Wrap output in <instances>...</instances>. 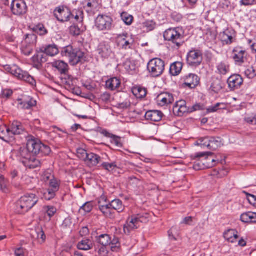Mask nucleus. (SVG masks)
<instances>
[{"mask_svg": "<svg viewBox=\"0 0 256 256\" xmlns=\"http://www.w3.org/2000/svg\"><path fill=\"white\" fill-rule=\"evenodd\" d=\"M102 166L106 170L111 172L117 168V165L116 162L112 163L103 162L102 164Z\"/></svg>", "mask_w": 256, "mask_h": 256, "instance_id": "obj_54", "label": "nucleus"}, {"mask_svg": "<svg viewBox=\"0 0 256 256\" xmlns=\"http://www.w3.org/2000/svg\"><path fill=\"white\" fill-rule=\"evenodd\" d=\"M183 67V64L180 62H176L170 65V74L173 76L178 75L181 72Z\"/></svg>", "mask_w": 256, "mask_h": 256, "instance_id": "obj_36", "label": "nucleus"}, {"mask_svg": "<svg viewBox=\"0 0 256 256\" xmlns=\"http://www.w3.org/2000/svg\"><path fill=\"white\" fill-rule=\"evenodd\" d=\"M74 18L76 22H81L84 19V12L82 10H76L72 12L71 19Z\"/></svg>", "mask_w": 256, "mask_h": 256, "instance_id": "obj_46", "label": "nucleus"}, {"mask_svg": "<svg viewBox=\"0 0 256 256\" xmlns=\"http://www.w3.org/2000/svg\"><path fill=\"white\" fill-rule=\"evenodd\" d=\"M93 244L92 242L88 238H84L77 244L78 250H88L92 248Z\"/></svg>", "mask_w": 256, "mask_h": 256, "instance_id": "obj_33", "label": "nucleus"}, {"mask_svg": "<svg viewBox=\"0 0 256 256\" xmlns=\"http://www.w3.org/2000/svg\"><path fill=\"white\" fill-rule=\"evenodd\" d=\"M112 18L106 15H99L96 20V26L100 30H109L112 27Z\"/></svg>", "mask_w": 256, "mask_h": 256, "instance_id": "obj_11", "label": "nucleus"}, {"mask_svg": "<svg viewBox=\"0 0 256 256\" xmlns=\"http://www.w3.org/2000/svg\"><path fill=\"white\" fill-rule=\"evenodd\" d=\"M132 94L138 98H143L146 96V90L145 88L135 86L132 89Z\"/></svg>", "mask_w": 256, "mask_h": 256, "instance_id": "obj_40", "label": "nucleus"}, {"mask_svg": "<svg viewBox=\"0 0 256 256\" xmlns=\"http://www.w3.org/2000/svg\"><path fill=\"white\" fill-rule=\"evenodd\" d=\"M82 4L84 8H88L86 10L88 12L96 7V2L95 0H85L82 2Z\"/></svg>", "mask_w": 256, "mask_h": 256, "instance_id": "obj_51", "label": "nucleus"}, {"mask_svg": "<svg viewBox=\"0 0 256 256\" xmlns=\"http://www.w3.org/2000/svg\"><path fill=\"white\" fill-rule=\"evenodd\" d=\"M101 160L102 158L98 155L90 152L88 154L84 162L89 167H92L96 166Z\"/></svg>", "mask_w": 256, "mask_h": 256, "instance_id": "obj_24", "label": "nucleus"}, {"mask_svg": "<svg viewBox=\"0 0 256 256\" xmlns=\"http://www.w3.org/2000/svg\"><path fill=\"white\" fill-rule=\"evenodd\" d=\"M37 42V36L33 34H28L25 35L22 44L34 46Z\"/></svg>", "mask_w": 256, "mask_h": 256, "instance_id": "obj_37", "label": "nucleus"}, {"mask_svg": "<svg viewBox=\"0 0 256 256\" xmlns=\"http://www.w3.org/2000/svg\"><path fill=\"white\" fill-rule=\"evenodd\" d=\"M118 45L122 49L126 50L132 49L134 43V40L131 36L127 33H122L117 37Z\"/></svg>", "mask_w": 256, "mask_h": 256, "instance_id": "obj_13", "label": "nucleus"}, {"mask_svg": "<svg viewBox=\"0 0 256 256\" xmlns=\"http://www.w3.org/2000/svg\"><path fill=\"white\" fill-rule=\"evenodd\" d=\"M0 138L6 142L12 140L9 128L6 126H0Z\"/></svg>", "mask_w": 256, "mask_h": 256, "instance_id": "obj_34", "label": "nucleus"}, {"mask_svg": "<svg viewBox=\"0 0 256 256\" xmlns=\"http://www.w3.org/2000/svg\"><path fill=\"white\" fill-rule=\"evenodd\" d=\"M16 156L20 161L24 164V162L26 160H28L32 156V154L26 146V147L20 148Z\"/></svg>", "mask_w": 256, "mask_h": 256, "instance_id": "obj_27", "label": "nucleus"}, {"mask_svg": "<svg viewBox=\"0 0 256 256\" xmlns=\"http://www.w3.org/2000/svg\"><path fill=\"white\" fill-rule=\"evenodd\" d=\"M9 128L12 139L14 135L21 134L24 130V128L22 124L18 121L14 122Z\"/></svg>", "mask_w": 256, "mask_h": 256, "instance_id": "obj_26", "label": "nucleus"}, {"mask_svg": "<svg viewBox=\"0 0 256 256\" xmlns=\"http://www.w3.org/2000/svg\"><path fill=\"white\" fill-rule=\"evenodd\" d=\"M120 81L117 78H112L106 82V88L111 90H114L120 87Z\"/></svg>", "mask_w": 256, "mask_h": 256, "instance_id": "obj_35", "label": "nucleus"}, {"mask_svg": "<svg viewBox=\"0 0 256 256\" xmlns=\"http://www.w3.org/2000/svg\"><path fill=\"white\" fill-rule=\"evenodd\" d=\"M38 198L36 194H30L22 196L16 204V210L20 214H23L30 210L38 202Z\"/></svg>", "mask_w": 256, "mask_h": 256, "instance_id": "obj_3", "label": "nucleus"}, {"mask_svg": "<svg viewBox=\"0 0 256 256\" xmlns=\"http://www.w3.org/2000/svg\"><path fill=\"white\" fill-rule=\"evenodd\" d=\"M95 250L98 253L100 256H107L108 246H104L102 245L94 244Z\"/></svg>", "mask_w": 256, "mask_h": 256, "instance_id": "obj_42", "label": "nucleus"}, {"mask_svg": "<svg viewBox=\"0 0 256 256\" xmlns=\"http://www.w3.org/2000/svg\"><path fill=\"white\" fill-rule=\"evenodd\" d=\"M11 10L14 15H24L27 12V6L24 0H14L12 3Z\"/></svg>", "mask_w": 256, "mask_h": 256, "instance_id": "obj_16", "label": "nucleus"}, {"mask_svg": "<svg viewBox=\"0 0 256 256\" xmlns=\"http://www.w3.org/2000/svg\"><path fill=\"white\" fill-rule=\"evenodd\" d=\"M218 70L220 74L225 75L230 72V66L225 62H221L217 66Z\"/></svg>", "mask_w": 256, "mask_h": 256, "instance_id": "obj_47", "label": "nucleus"}, {"mask_svg": "<svg viewBox=\"0 0 256 256\" xmlns=\"http://www.w3.org/2000/svg\"><path fill=\"white\" fill-rule=\"evenodd\" d=\"M60 186V182L55 178H52L49 182L47 192L44 194L45 198L48 200L53 198L56 196V193L59 190Z\"/></svg>", "mask_w": 256, "mask_h": 256, "instance_id": "obj_15", "label": "nucleus"}, {"mask_svg": "<svg viewBox=\"0 0 256 256\" xmlns=\"http://www.w3.org/2000/svg\"><path fill=\"white\" fill-rule=\"evenodd\" d=\"M157 99L159 105L161 106L172 104L174 100L173 95L168 92L160 94L158 96Z\"/></svg>", "mask_w": 256, "mask_h": 256, "instance_id": "obj_23", "label": "nucleus"}, {"mask_svg": "<svg viewBox=\"0 0 256 256\" xmlns=\"http://www.w3.org/2000/svg\"><path fill=\"white\" fill-rule=\"evenodd\" d=\"M166 40L170 42L174 49L178 50L185 42L184 36L182 28H170L164 33Z\"/></svg>", "mask_w": 256, "mask_h": 256, "instance_id": "obj_2", "label": "nucleus"}, {"mask_svg": "<svg viewBox=\"0 0 256 256\" xmlns=\"http://www.w3.org/2000/svg\"><path fill=\"white\" fill-rule=\"evenodd\" d=\"M32 59V62L37 68L40 66L41 64L46 61L45 59L44 58L43 54H42L34 55Z\"/></svg>", "mask_w": 256, "mask_h": 256, "instance_id": "obj_48", "label": "nucleus"}, {"mask_svg": "<svg viewBox=\"0 0 256 256\" xmlns=\"http://www.w3.org/2000/svg\"><path fill=\"white\" fill-rule=\"evenodd\" d=\"M100 99L105 103L110 102L111 99V96L108 92H104L100 96Z\"/></svg>", "mask_w": 256, "mask_h": 256, "instance_id": "obj_64", "label": "nucleus"}, {"mask_svg": "<svg viewBox=\"0 0 256 256\" xmlns=\"http://www.w3.org/2000/svg\"><path fill=\"white\" fill-rule=\"evenodd\" d=\"M70 34L73 36H78L82 32L80 28L76 25L72 26L70 28Z\"/></svg>", "mask_w": 256, "mask_h": 256, "instance_id": "obj_58", "label": "nucleus"}, {"mask_svg": "<svg viewBox=\"0 0 256 256\" xmlns=\"http://www.w3.org/2000/svg\"><path fill=\"white\" fill-rule=\"evenodd\" d=\"M173 112L175 116H182L185 114L188 113V108L184 100L177 101L173 108Z\"/></svg>", "mask_w": 256, "mask_h": 256, "instance_id": "obj_20", "label": "nucleus"}, {"mask_svg": "<svg viewBox=\"0 0 256 256\" xmlns=\"http://www.w3.org/2000/svg\"><path fill=\"white\" fill-rule=\"evenodd\" d=\"M106 136L110 138L111 142L118 147L122 146V143L120 142V138L118 136L112 134L106 131L102 132Z\"/></svg>", "mask_w": 256, "mask_h": 256, "instance_id": "obj_43", "label": "nucleus"}, {"mask_svg": "<svg viewBox=\"0 0 256 256\" xmlns=\"http://www.w3.org/2000/svg\"><path fill=\"white\" fill-rule=\"evenodd\" d=\"M163 114L160 110H150L145 114V118L147 120L154 122H158L161 120Z\"/></svg>", "mask_w": 256, "mask_h": 256, "instance_id": "obj_28", "label": "nucleus"}, {"mask_svg": "<svg viewBox=\"0 0 256 256\" xmlns=\"http://www.w3.org/2000/svg\"><path fill=\"white\" fill-rule=\"evenodd\" d=\"M140 225L136 215L129 217L124 226V230L126 234H129L132 231L138 228Z\"/></svg>", "mask_w": 256, "mask_h": 256, "instance_id": "obj_18", "label": "nucleus"}, {"mask_svg": "<svg viewBox=\"0 0 256 256\" xmlns=\"http://www.w3.org/2000/svg\"><path fill=\"white\" fill-rule=\"evenodd\" d=\"M54 14L56 18L60 22H66L71 20V12L68 8L63 6L56 8Z\"/></svg>", "mask_w": 256, "mask_h": 256, "instance_id": "obj_12", "label": "nucleus"}, {"mask_svg": "<svg viewBox=\"0 0 256 256\" xmlns=\"http://www.w3.org/2000/svg\"><path fill=\"white\" fill-rule=\"evenodd\" d=\"M31 236L34 240H37L38 242L42 244L44 242L46 236L42 228H38L32 230L31 232Z\"/></svg>", "mask_w": 256, "mask_h": 256, "instance_id": "obj_30", "label": "nucleus"}, {"mask_svg": "<svg viewBox=\"0 0 256 256\" xmlns=\"http://www.w3.org/2000/svg\"><path fill=\"white\" fill-rule=\"evenodd\" d=\"M202 51L196 48H192L187 54L186 61L188 64L192 67L200 66L202 61Z\"/></svg>", "mask_w": 256, "mask_h": 256, "instance_id": "obj_9", "label": "nucleus"}, {"mask_svg": "<svg viewBox=\"0 0 256 256\" xmlns=\"http://www.w3.org/2000/svg\"><path fill=\"white\" fill-rule=\"evenodd\" d=\"M52 66L56 68L62 74L66 75L68 70V66L66 63L62 60H57L52 63Z\"/></svg>", "mask_w": 256, "mask_h": 256, "instance_id": "obj_29", "label": "nucleus"}, {"mask_svg": "<svg viewBox=\"0 0 256 256\" xmlns=\"http://www.w3.org/2000/svg\"><path fill=\"white\" fill-rule=\"evenodd\" d=\"M99 210L106 217H110L112 216V208L110 206V202L100 205Z\"/></svg>", "mask_w": 256, "mask_h": 256, "instance_id": "obj_41", "label": "nucleus"}, {"mask_svg": "<svg viewBox=\"0 0 256 256\" xmlns=\"http://www.w3.org/2000/svg\"><path fill=\"white\" fill-rule=\"evenodd\" d=\"M110 202V206L112 210H116L118 212H122L124 210V206L123 205L122 200L119 199H115Z\"/></svg>", "mask_w": 256, "mask_h": 256, "instance_id": "obj_38", "label": "nucleus"}, {"mask_svg": "<svg viewBox=\"0 0 256 256\" xmlns=\"http://www.w3.org/2000/svg\"><path fill=\"white\" fill-rule=\"evenodd\" d=\"M242 193L246 194L248 200L249 202L252 204L255 205L256 204V196L247 192L246 191H242Z\"/></svg>", "mask_w": 256, "mask_h": 256, "instance_id": "obj_60", "label": "nucleus"}, {"mask_svg": "<svg viewBox=\"0 0 256 256\" xmlns=\"http://www.w3.org/2000/svg\"><path fill=\"white\" fill-rule=\"evenodd\" d=\"M26 146L32 154L47 156L51 152L50 148L48 146L42 144L40 140L35 139H29Z\"/></svg>", "mask_w": 256, "mask_h": 256, "instance_id": "obj_6", "label": "nucleus"}, {"mask_svg": "<svg viewBox=\"0 0 256 256\" xmlns=\"http://www.w3.org/2000/svg\"><path fill=\"white\" fill-rule=\"evenodd\" d=\"M4 69L6 72L11 74L18 80H24L32 86L36 84V82L32 76L16 64L6 65L4 66Z\"/></svg>", "mask_w": 256, "mask_h": 256, "instance_id": "obj_4", "label": "nucleus"}, {"mask_svg": "<svg viewBox=\"0 0 256 256\" xmlns=\"http://www.w3.org/2000/svg\"><path fill=\"white\" fill-rule=\"evenodd\" d=\"M218 38L223 45H230L236 40V32L232 28H227L219 34Z\"/></svg>", "mask_w": 256, "mask_h": 256, "instance_id": "obj_10", "label": "nucleus"}, {"mask_svg": "<svg viewBox=\"0 0 256 256\" xmlns=\"http://www.w3.org/2000/svg\"><path fill=\"white\" fill-rule=\"evenodd\" d=\"M165 68V63L164 60L158 58L151 60L148 64L147 68L152 77H158L161 76Z\"/></svg>", "mask_w": 256, "mask_h": 256, "instance_id": "obj_7", "label": "nucleus"}, {"mask_svg": "<svg viewBox=\"0 0 256 256\" xmlns=\"http://www.w3.org/2000/svg\"><path fill=\"white\" fill-rule=\"evenodd\" d=\"M222 88L221 82L219 80L216 79L213 80L210 87V90L214 92L215 93H218Z\"/></svg>", "mask_w": 256, "mask_h": 256, "instance_id": "obj_49", "label": "nucleus"}, {"mask_svg": "<svg viewBox=\"0 0 256 256\" xmlns=\"http://www.w3.org/2000/svg\"><path fill=\"white\" fill-rule=\"evenodd\" d=\"M40 50L42 52L50 56H54L59 53L58 48L55 44L42 46L40 48Z\"/></svg>", "mask_w": 256, "mask_h": 256, "instance_id": "obj_25", "label": "nucleus"}, {"mask_svg": "<svg viewBox=\"0 0 256 256\" xmlns=\"http://www.w3.org/2000/svg\"><path fill=\"white\" fill-rule=\"evenodd\" d=\"M40 160L36 158L34 156H32L28 160L24 162V165L30 169H34L40 166Z\"/></svg>", "mask_w": 256, "mask_h": 256, "instance_id": "obj_31", "label": "nucleus"}, {"mask_svg": "<svg viewBox=\"0 0 256 256\" xmlns=\"http://www.w3.org/2000/svg\"><path fill=\"white\" fill-rule=\"evenodd\" d=\"M245 74L249 78H254L256 74L255 72V70H254L253 67H250L248 68L245 71Z\"/></svg>", "mask_w": 256, "mask_h": 256, "instance_id": "obj_63", "label": "nucleus"}, {"mask_svg": "<svg viewBox=\"0 0 256 256\" xmlns=\"http://www.w3.org/2000/svg\"><path fill=\"white\" fill-rule=\"evenodd\" d=\"M202 148H207L210 150H216L222 145V141L220 138L205 137L199 139L196 144Z\"/></svg>", "mask_w": 256, "mask_h": 256, "instance_id": "obj_8", "label": "nucleus"}, {"mask_svg": "<svg viewBox=\"0 0 256 256\" xmlns=\"http://www.w3.org/2000/svg\"><path fill=\"white\" fill-rule=\"evenodd\" d=\"M120 247V244L117 238H114L112 240H111L110 243L108 245L109 248L113 252H117Z\"/></svg>", "mask_w": 256, "mask_h": 256, "instance_id": "obj_52", "label": "nucleus"}, {"mask_svg": "<svg viewBox=\"0 0 256 256\" xmlns=\"http://www.w3.org/2000/svg\"><path fill=\"white\" fill-rule=\"evenodd\" d=\"M22 52L26 56H30L34 50V46L22 44Z\"/></svg>", "mask_w": 256, "mask_h": 256, "instance_id": "obj_55", "label": "nucleus"}, {"mask_svg": "<svg viewBox=\"0 0 256 256\" xmlns=\"http://www.w3.org/2000/svg\"><path fill=\"white\" fill-rule=\"evenodd\" d=\"M238 233V232L234 230H228L224 233V238L226 240H228L233 236H237Z\"/></svg>", "mask_w": 256, "mask_h": 256, "instance_id": "obj_57", "label": "nucleus"}, {"mask_svg": "<svg viewBox=\"0 0 256 256\" xmlns=\"http://www.w3.org/2000/svg\"><path fill=\"white\" fill-rule=\"evenodd\" d=\"M184 85L190 88H196L200 83V77L194 74H188L181 78Z\"/></svg>", "mask_w": 256, "mask_h": 256, "instance_id": "obj_14", "label": "nucleus"}, {"mask_svg": "<svg viewBox=\"0 0 256 256\" xmlns=\"http://www.w3.org/2000/svg\"><path fill=\"white\" fill-rule=\"evenodd\" d=\"M53 178H54V176L51 174L50 172L48 171L44 172L42 176V179L44 182H46L48 180L50 181Z\"/></svg>", "mask_w": 256, "mask_h": 256, "instance_id": "obj_61", "label": "nucleus"}, {"mask_svg": "<svg viewBox=\"0 0 256 256\" xmlns=\"http://www.w3.org/2000/svg\"><path fill=\"white\" fill-rule=\"evenodd\" d=\"M88 154V153L85 150L82 148H80L77 150L78 156L80 158L83 160L84 161L85 159L86 158V156Z\"/></svg>", "mask_w": 256, "mask_h": 256, "instance_id": "obj_59", "label": "nucleus"}, {"mask_svg": "<svg viewBox=\"0 0 256 256\" xmlns=\"http://www.w3.org/2000/svg\"><path fill=\"white\" fill-rule=\"evenodd\" d=\"M243 79L239 74L231 76L228 80V88L231 90L238 89L243 84Z\"/></svg>", "mask_w": 256, "mask_h": 256, "instance_id": "obj_21", "label": "nucleus"}, {"mask_svg": "<svg viewBox=\"0 0 256 256\" xmlns=\"http://www.w3.org/2000/svg\"><path fill=\"white\" fill-rule=\"evenodd\" d=\"M93 208L92 202H86L80 207V210H84L86 213H88L91 212Z\"/></svg>", "mask_w": 256, "mask_h": 256, "instance_id": "obj_56", "label": "nucleus"}, {"mask_svg": "<svg viewBox=\"0 0 256 256\" xmlns=\"http://www.w3.org/2000/svg\"><path fill=\"white\" fill-rule=\"evenodd\" d=\"M140 225L142 223H146L150 220V214L147 212H142L136 214Z\"/></svg>", "mask_w": 256, "mask_h": 256, "instance_id": "obj_50", "label": "nucleus"}, {"mask_svg": "<svg viewBox=\"0 0 256 256\" xmlns=\"http://www.w3.org/2000/svg\"><path fill=\"white\" fill-rule=\"evenodd\" d=\"M43 210L50 219L57 212V208L52 206H46L43 208Z\"/></svg>", "mask_w": 256, "mask_h": 256, "instance_id": "obj_44", "label": "nucleus"}, {"mask_svg": "<svg viewBox=\"0 0 256 256\" xmlns=\"http://www.w3.org/2000/svg\"><path fill=\"white\" fill-rule=\"evenodd\" d=\"M62 55L68 58L70 64L74 66L84 59V54L78 49H74L71 46L64 48L62 51Z\"/></svg>", "mask_w": 256, "mask_h": 256, "instance_id": "obj_5", "label": "nucleus"}, {"mask_svg": "<svg viewBox=\"0 0 256 256\" xmlns=\"http://www.w3.org/2000/svg\"><path fill=\"white\" fill-rule=\"evenodd\" d=\"M4 167V164L2 162L0 163V172L2 168ZM8 182L4 178L3 176L0 174V190L4 192H6L8 189Z\"/></svg>", "mask_w": 256, "mask_h": 256, "instance_id": "obj_45", "label": "nucleus"}, {"mask_svg": "<svg viewBox=\"0 0 256 256\" xmlns=\"http://www.w3.org/2000/svg\"><path fill=\"white\" fill-rule=\"evenodd\" d=\"M250 214H251V212H248L242 214L240 216L241 221L244 223H248L250 220Z\"/></svg>", "mask_w": 256, "mask_h": 256, "instance_id": "obj_62", "label": "nucleus"}, {"mask_svg": "<svg viewBox=\"0 0 256 256\" xmlns=\"http://www.w3.org/2000/svg\"><path fill=\"white\" fill-rule=\"evenodd\" d=\"M246 52L241 47H236L232 51V57L236 65L242 66L246 59Z\"/></svg>", "mask_w": 256, "mask_h": 256, "instance_id": "obj_17", "label": "nucleus"}, {"mask_svg": "<svg viewBox=\"0 0 256 256\" xmlns=\"http://www.w3.org/2000/svg\"><path fill=\"white\" fill-rule=\"evenodd\" d=\"M31 30L33 32L38 34L40 36H42L47 34L48 30L42 24H38L36 25L32 26Z\"/></svg>", "mask_w": 256, "mask_h": 256, "instance_id": "obj_39", "label": "nucleus"}, {"mask_svg": "<svg viewBox=\"0 0 256 256\" xmlns=\"http://www.w3.org/2000/svg\"><path fill=\"white\" fill-rule=\"evenodd\" d=\"M98 52L102 58H108L114 55L110 45L106 42L100 44L98 48Z\"/></svg>", "mask_w": 256, "mask_h": 256, "instance_id": "obj_19", "label": "nucleus"}, {"mask_svg": "<svg viewBox=\"0 0 256 256\" xmlns=\"http://www.w3.org/2000/svg\"><path fill=\"white\" fill-rule=\"evenodd\" d=\"M193 168L196 170H200L206 168H209L216 164V161L212 156L210 152H200L196 154L194 156Z\"/></svg>", "mask_w": 256, "mask_h": 256, "instance_id": "obj_1", "label": "nucleus"}, {"mask_svg": "<svg viewBox=\"0 0 256 256\" xmlns=\"http://www.w3.org/2000/svg\"><path fill=\"white\" fill-rule=\"evenodd\" d=\"M36 104V100L30 97H27L18 100V107L21 110H30Z\"/></svg>", "mask_w": 256, "mask_h": 256, "instance_id": "obj_22", "label": "nucleus"}, {"mask_svg": "<svg viewBox=\"0 0 256 256\" xmlns=\"http://www.w3.org/2000/svg\"><path fill=\"white\" fill-rule=\"evenodd\" d=\"M111 238L106 234H101L96 238V242L94 244L108 246L110 243Z\"/></svg>", "mask_w": 256, "mask_h": 256, "instance_id": "obj_32", "label": "nucleus"}, {"mask_svg": "<svg viewBox=\"0 0 256 256\" xmlns=\"http://www.w3.org/2000/svg\"><path fill=\"white\" fill-rule=\"evenodd\" d=\"M121 18L123 22L128 26L132 24L134 18L132 16L125 12H124L121 14Z\"/></svg>", "mask_w": 256, "mask_h": 256, "instance_id": "obj_53", "label": "nucleus"}]
</instances>
